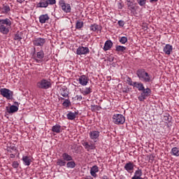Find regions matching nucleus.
I'll list each match as a JSON object with an SVG mask.
<instances>
[{
    "instance_id": "f257e3e1",
    "label": "nucleus",
    "mask_w": 179,
    "mask_h": 179,
    "mask_svg": "<svg viewBox=\"0 0 179 179\" xmlns=\"http://www.w3.org/2000/svg\"><path fill=\"white\" fill-rule=\"evenodd\" d=\"M136 76L139 78L140 81L144 83H150L152 80V76L149 74L146 71L143 69H140L136 70Z\"/></svg>"
},
{
    "instance_id": "f03ea898",
    "label": "nucleus",
    "mask_w": 179,
    "mask_h": 179,
    "mask_svg": "<svg viewBox=\"0 0 179 179\" xmlns=\"http://www.w3.org/2000/svg\"><path fill=\"white\" fill-rule=\"evenodd\" d=\"M10 26H12V21L8 18L0 19V33L7 35L9 33Z\"/></svg>"
},
{
    "instance_id": "7ed1b4c3",
    "label": "nucleus",
    "mask_w": 179,
    "mask_h": 179,
    "mask_svg": "<svg viewBox=\"0 0 179 179\" xmlns=\"http://www.w3.org/2000/svg\"><path fill=\"white\" fill-rule=\"evenodd\" d=\"M62 158L57 159L56 164L57 166H59V167H64L66 166V162H71L73 161V157L68 153H62Z\"/></svg>"
},
{
    "instance_id": "20e7f679",
    "label": "nucleus",
    "mask_w": 179,
    "mask_h": 179,
    "mask_svg": "<svg viewBox=\"0 0 179 179\" xmlns=\"http://www.w3.org/2000/svg\"><path fill=\"white\" fill-rule=\"evenodd\" d=\"M36 87L39 90H47L52 87L51 80L43 78L38 81L36 83Z\"/></svg>"
},
{
    "instance_id": "39448f33",
    "label": "nucleus",
    "mask_w": 179,
    "mask_h": 179,
    "mask_svg": "<svg viewBox=\"0 0 179 179\" xmlns=\"http://www.w3.org/2000/svg\"><path fill=\"white\" fill-rule=\"evenodd\" d=\"M32 56L34 61L36 62L37 64H41L43 62V59L44 58L45 54L42 50L36 52V48H34Z\"/></svg>"
},
{
    "instance_id": "423d86ee",
    "label": "nucleus",
    "mask_w": 179,
    "mask_h": 179,
    "mask_svg": "<svg viewBox=\"0 0 179 179\" xmlns=\"http://www.w3.org/2000/svg\"><path fill=\"white\" fill-rule=\"evenodd\" d=\"M90 53V49L87 46H84L83 44L80 45L76 50V55L79 56H87Z\"/></svg>"
},
{
    "instance_id": "0eeeda50",
    "label": "nucleus",
    "mask_w": 179,
    "mask_h": 179,
    "mask_svg": "<svg viewBox=\"0 0 179 179\" xmlns=\"http://www.w3.org/2000/svg\"><path fill=\"white\" fill-rule=\"evenodd\" d=\"M126 119L121 114L113 115V122L117 125H122L125 123Z\"/></svg>"
},
{
    "instance_id": "6e6552de",
    "label": "nucleus",
    "mask_w": 179,
    "mask_h": 179,
    "mask_svg": "<svg viewBox=\"0 0 179 179\" xmlns=\"http://www.w3.org/2000/svg\"><path fill=\"white\" fill-rule=\"evenodd\" d=\"M142 92L141 95L138 96V100L141 102H143L147 97H149L151 95L152 91L150 88L147 87L146 89L141 90Z\"/></svg>"
},
{
    "instance_id": "1a4fd4ad",
    "label": "nucleus",
    "mask_w": 179,
    "mask_h": 179,
    "mask_svg": "<svg viewBox=\"0 0 179 179\" xmlns=\"http://www.w3.org/2000/svg\"><path fill=\"white\" fill-rule=\"evenodd\" d=\"M0 94L7 100H11L13 97V92L6 88H1L0 90Z\"/></svg>"
},
{
    "instance_id": "9d476101",
    "label": "nucleus",
    "mask_w": 179,
    "mask_h": 179,
    "mask_svg": "<svg viewBox=\"0 0 179 179\" xmlns=\"http://www.w3.org/2000/svg\"><path fill=\"white\" fill-rule=\"evenodd\" d=\"M33 45L35 47H39L41 48H42L44 45V44H45L46 43V39L43 38H35L33 41H32Z\"/></svg>"
},
{
    "instance_id": "9b49d317",
    "label": "nucleus",
    "mask_w": 179,
    "mask_h": 179,
    "mask_svg": "<svg viewBox=\"0 0 179 179\" xmlns=\"http://www.w3.org/2000/svg\"><path fill=\"white\" fill-rule=\"evenodd\" d=\"M59 5L64 13H71V6L69 3H66L64 0H60Z\"/></svg>"
},
{
    "instance_id": "f8f14e48",
    "label": "nucleus",
    "mask_w": 179,
    "mask_h": 179,
    "mask_svg": "<svg viewBox=\"0 0 179 179\" xmlns=\"http://www.w3.org/2000/svg\"><path fill=\"white\" fill-rule=\"evenodd\" d=\"M82 145L85 148V150L87 152L96 150V144L93 143L92 142H87L85 141L82 143Z\"/></svg>"
},
{
    "instance_id": "ddd939ff",
    "label": "nucleus",
    "mask_w": 179,
    "mask_h": 179,
    "mask_svg": "<svg viewBox=\"0 0 179 179\" xmlns=\"http://www.w3.org/2000/svg\"><path fill=\"white\" fill-rule=\"evenodd\" d=\"M78 81L83 87H85L89 83V78L86 75L83 74L79 76Z\"/></svg>"
},
{
    "instance_id": "4468645a",
    "label": "nucleus",
    "mask_w": 179,
    "mask_h": 179,
    "mask_svg": "<svg viewBox=\"0 0 179 179\" xmlns=\"http://www.w3.org/2000/svg\"><path fill=\"white\" fill-rule=\"evenodd\" d=\"M100 136V133L99 131H91L90 132V138L94 142H97Z\"/></svg>"
},
{
    "instance_id": "2eb2a0df",
    "label": "nucleus",
    "mask_w": 179,
    "mask_h": 179,
    "mask_svg": "<svg viewBox=\"0 0 179 179\" xmlns=\"http://www.w3.org/2000/svg\"><path fill=\"white\" fill-rule=\"evenodd\" d=\"M135 165L132 162L125 164L124 169L128 173H131L134 170Z\"/></svg>"
},
{
    "instance_id": "dca6fc26",
    "label": "nucleus",
    "mask_w": 179,
    "mask_h": 179,
    "mask_svg": "<svg viewBox=\"0 0 179 179\" xmlns=\"http://www.w3.org/2000/svg\"><path fill=\"white\" fill-rule=\"evenodd\" d=\"M90 30L92 32L99 33L102 30V27L97 24H93L90 26Z\"/></svg>"
},
{
    "instance_id": "f3484780",
    "label": "nucleus",
    "mask_w": 179,
    "mask_h": 179,
    "mask_svg": "<svg viewBox=\"0 0 179 179\" xmlns=\"http://www.w3.org/2000/svg\"><path fill=\"white\" fill-rule=\"evenodd\" d=\"M163 52L166 55H171V52H173L172 45H170V44L165 45L163 48Z\"/></svg>"
},
{
    "instance_id": "a211bd4d",
    "label": "nucleus",
    "mask_w": 179,
    "mask_h": 179,
    "mask_svg": "<svg viewBox=\"0 0 179 179\" xmlns=\"http://www.w3.org/2000/svg\"><path fill=\"white\" fill-rule=\"evenodd\" d=\"M23 162V164L29 166L31 165V163L32 162V157L31 156H22V159Z\"/></svg>"
},
{
    "instance_id": "6ab92c4d",
    "label": "nucleus",
    "mask_w": 179,
    "mask_h": 179,
    "mask_svg": "<svg viewBox=\"0 0 179 179\" xmlns=\"http://www.w3.org/2000/svg\"><path fill=\"white\" fill-rule=\"evenodd\" d=\"M78 115H79L78 111H76L74 113L71 111L68 113V114L66 115V117L69 120H74Z\"/></svg>"
},
{
    "instance_id": "aec40b11",
    "label": "nucleus",
    "mask_w": 179,
    "mask_h": 179,
    "mask_svg": "<svg viewBox=\"0 0 179 179\" xmlns=\"http://www.w3.org/2000/svg\"><path fill=\"white\" fill-rule=\"evenodd\" d=\"M143 176V171L142 169H137L135 173H134V176H133V178H131V179H144L142 178Z\"/></svg>"
},
{
    "instance_id": "412c9836",
    "label": "nucleus",
    "mask_w": 179,
    "mask_h": 179,
    "mask_svg": "<svg viewBox=\"0 0 179 179\" xmlns=\"http://www.w3.org/2000/svg\"><path fill=\"white\" fill-rule=\"evenodd\" d=\"M127 48L125 46L121 45H115V51L117 53H125Z\"/></svg>"
},
{
    "instance_id": "4be33fe9",
    "label": "nucleus",
    "mask_w": 179,
    "mask_h": 179,
    "mask_svg": "<svg viewBox=\"0 0 179 179\" xmlns=\"http://www.w3.org/2000/svg\"><path fill=\"white\" fill-rule=\"evenodd\" d=\"M99 171V167L96 165L93 166L92 168H91L90 169L91 176L96 178L97 177L96 173H98Z\"/></svg>"
},
{
    "instance_id": "5701e85b",
    "label": "nucleus",
    "mask_w": 179,
    "mask_h": 179,
    "mask_svg": "<svg viewBox=\"0 0 179 179\" xmlns=\"http://www.w3.org/2000/svg\"><path fill=\"white\" fill-rule=\"evenodd\" d=\"M49 19H50V17L48 14L40 15L39 16V22L41 24L47 23L48 21L49 20Z\"/></svg>"
},
{
    "instance_id": "b1692460",
    "label": "nucleus",
    "mask_w": 179,
    "mask_h": 179,
    "mask_svg": "<svg viewBox=\"0 0 179 179\" xmlns=\"http://www.w3.org/2000/svg\"><path fill=\"white\" fill-rule=\"evenodd\" d=\"M113 46V43L111 41H106L104 44V48H103V50H104L105 52L110 50Z\"/></svg>"
},
{
    "instance_id": "393cba45",
    "label": "nucleus",
    "mask_w": 179,
    "mask_h": 179,
    "mask_svg": "<svg viewBox=\"0 0 179 179\" xmlns=\"http://www.w3.org/2000/svg\"><path fill=\"white\" fill-rule=\"evenodd\" d=\"M52 132H55L56 134H59L62 132V129L59 124H55L52 127Z\"/></svg>"
},
{
    "instance_id": "a878e982",
    "label": "nucleus",
    "mask_w": 179,
    "mask_h": 179,
    "mask_svg": "<svg viewBox=\"0 0 179 179\" xmlns=\"http://www.w3.org/2000/svg\"><path fill=\"white\" fill-rule=\"evenodd\" d=\"M18 110H19L18 106L12 105L10 106L9 108H7V113H8L9 114L14 113H17L18 111Z\"/></svg>"
},
{
    "instance_id": "bb28decb",
    "label": "nucleus",
    "mask_w": 179,
    "mask_h": 179,
    "mask_svg": "<svg viewBox=\"0 0 179 179\" xmlns=\"http://www.w3.org/2000/svg\"><path fill=\"white\" fill-rule=\"evenodd\" d=\"M1 13L8 14L10 11V6L8 5H3V7L0 8Z\"/></svg>"
},
{
    "instance_id": "cd10ccee",
    "label": "nucleus",
    "mask_w": 179,
    "mask_h": 179,
    "mask_svg": "<svg viewBox=\"0 0 179 179\" xmlns=\"http://www.w3.org/2000/svg\"><path fill=\"white\" fill-rule=\"evenodd\" d=\"M134 87H136L137 90H138L139 92H141L145 89V86H144L143 83H142L141 82H136L134 85Z\"/></svg>"
},
{
    "instance_id": "c85d7f7f",
    "label": "nucleus",
    "mask_w": 179,
    "mask_h": 179,
    "mask_svg": "<svg viewBox=\"0 0 179 179\" xmlns=\"http://www.w3.org/2000/svg\"><path fill=\"white\" fill-rule=\"evenodd\" d=\"M81 93L84 95V96H87L91 93H92V89L91 87H85L83 90H80Z\"/></svg>"
},
{
    "instance_id": "c756f323",
    "label": "nucleus",
    "mask_w": 179,
    "mask_h": 179,
    "mask_svg": "<svg viewBox=\"0 0 179 179\" xmlns=\"http://www.w3.org/2000/svg\"><path fill=\"white\" fill-rule=\"evenodd\" d=\"M127 6L128 9L130 10L131 12H134L135 10H136V8L135 7V6H134V3L131 1V0L127 1Z\"/></svg>"
},
{
    "instance_id": "7c9ffc66",
    "label": "nucleus",
    "mask_w": 179,
    "mask_h": 179,
    "mask_svg": "<svg viewBox=\"0 0 179 179\" xmlns=\"http://www.w3.org/2000/svg\"><path fill=\"white\" fill-rule=\"evenodd\" d=\"M171 155H172L173 156H174L176 157H179V149L176 147L173 148L171 150Z\"/></svg>"
},
{
    "instance_id": "2f4dec72",
    "label": "nucleus",
    "mask_w": 179,
    "mask_h": 179,
    "mask_svg": "<svg viewBox=\"0 0 179 179\" xmlns=\"http://www.w3.org/2000/svg\"><path fill=\"white\" fill-rule=\"evenodd\" d=\"M66 166L69 169H74L76 166V164L73 160L66 162Z\"/></svg>"
},
{
    "instance_id": "473e14b6",
    "label": "nucleus",
    "mask_w": 179,
    "mask_h": 179,
    "mask_svg": "<svg viewBox=\"0 0 179 179\" xmlns=\"http://www.w3.org/2000/svg\"><path fill=\"white\" fill-rule=\"evenodd\" d=\"M48 4L45 1H40L38 4H37V8H48Z\"/></svg>"
},
{
    "instance_id": "72a5a7b5",
    "label": "nucleus",
    "mask_w": 179,
    "mask_h": 179,
    "mask_svg": "<svg viewBox=\"0 0 179 179\" xmlns=\"http://www.w3.org/2000/svg\"><path fill=\"white\" fill-rule=\"evenodd\" d=\"M85 23L82 20H77L76 21V29L80 30L83 29Z\"/></svg>"
},
{
    "instance_id": "f704fd0d",
    "label": "nucleus",
    "mask_w": 179,
    "mask_h": 179,
    "mask_svg": "<svg viewBox=\"0 0 179 179\" xmlns=\"http://www.w3.org/2000/svg\"><path fill=\"white\" fill-rule=\"evenodd\" d=\"M61 95L62 96V97H69V94L68 90L65 87H62L61 89Z\"/></svg>"
},
{
    "instance_id": "c9c22d12",
    "label": "nucleus",
    "mask_w": 179,
    "mask_h": 179,
    "mask_svg": "<svg viewBox=\"0 0 179 179\" xmlns=\"http://www.w3.org/2000/svg\"><path fill=\"white\" fill-rule=\"evenodd\" d=\"M90 109L93 112L99 111L101 109V107L98 105H91Z\"/></svg>"
},
{
    "instance_id": "e433bc0d",
    "label": "nucleus",
    "mask_w": 179,
    "mask_h": 179,
    "mask_svg": "<svg viewBox=\"0 0 179 179\" xmlns=\"http://www.w3.org/2000/svg\"><path fill=\"white\" fill-rule=\"evenodd\" d=\"M127 41H128V38L126 36H122L119 38V43L122 44H125L126 43H127Z\"/></svg>"
},
{
    "instance_id": "4c0bfd02",
    "label": "nucleus",
    "mask_w": 179,
    "mask_h": 179,
    "mask_svg": "<svg viewBox=\"0 0 179 179\" xmlns=\"http://www.w3.org/2000/svg\"><path fill=\"white\" fill-rule=\"evenodd\" d=\"M63 107H69L71 106V101L69 99H65V101L62 103Z\"/></svg>"
},
{
    "instance_id": "58836bf2",
    "label": "nucleus",
    "mask_w": 179,
    "mask_h": 179,
    "mask_svg": "<svg viewBox=\"0 0 179 179\" xmlns=\"http://www.w3.org/2000/svg\"><path fill=\"white\" fill-rule=\"evenodd\" d=\"M127 83L129 84V85L134 87L135 85V83H136V82H134L132 81L131 78H128L127 80Z\"/></svg>"
},
{
    "instance_id": "ea45409f",
    "label": "nucleus",
    "mask_w": 179,
    "mask_h": 179,
    "mask_svg": "<svg viewBox=\"0 0 179 179\" xmlns=\"http://www.w3.org/2000/svg\"><path fill=\"white\" fill-rule=\"evenodd\" d=\"M45 1L48 3V6H52L57 3V0H45Z\"/></svg>"
},
{
    "instance_id": "a19ab883",
    "label": "nucleus",
    "mask_w": 179,
    "mask_h": 179,
    "mask_svg": "<svg viewBox=\"0 0 179 179\" xmlns=\"http://www.w3.org/2000/svg\"><path fill=\"white\" fill-rule=\"evenodd\" d=\"M22 39V37H21V34L17 33L14 36V40L15 41H20Z\"/></svg>"
},
{
    "instance_id": "79ce46f5",
    "label": "nucleus",
    "mask_w": 179,
    "mask_h": 179,
    "mask_svg": "<svg viewBox=\"0 0 179 179\" xmlns=\"http://www.w3.org/2000/svg\"><path fill=\"white\" fill-rule=\"evenodd\" d=\"M137 3H138L140 6H144L146 3V0H137Z\"/></svg>"
},
{
    "instance_id": "37998d69",
    "label": "nucleus",
    "mask_w": 179,
    "mask_h": 179,
    "mask_svg": "<svg viewBox=\"0 0 179 179\" xmlns=\"http://www.w3.org/2000/svg\"><path fill=\"white\" fill-rule=\"evenodd\" d=\"M19 163H18V162L17 161H14V162H13V163H12V167L13 168H14V169H18V167H19Z\"/></svg>"
},
{
    "instance_id": "c03bdc74",
    "label": "nucleus",
    "mask_w": 179,
    "mask_h": 179,
    "mask_svg": "<svg viewBox=\"0 0 179 179\" xmlns=\"http://www.w3.org/2000/svg\"><path fill=\"white\" fill-rule=\"evenodd\" d=\"M125 24V22L123 20H119L118 21V25L120 27H123V26Z\"/></svg>"
},
{
    "instance_id": "a18cd8bd",
    "label": "nucleus",
    "mask_w": 179,
    "mask_h": 179,
    "mask_svg": "<svg viewBox=\"0 0 179 179\" xmlns=\"http://www.w3.org/2000/svg\"><path fill=\"white\" fill-rule=\"evenodd\" d=\"M170 115H166L164 116V121H167V122H170Z\"/></svg>"
},
{
    "instance_id": "49530a36",
    "label": "nucleus",
    "mask_w": 179,
    "mask_h": 179,
    "mask_svg": "<svg viewBox=\"0 0 179 179\" xmlns=\"http://www.w3.org/2000/svg\"><path fill=\"white\" fill-rule=\"evenodd\" d=\"M76 98L77 101H81L83 100L82 95H76Z\"/></svg>"
},
{
    "instance_id": "de8ad7c7",
    "label": "nucleus",
    "mask_w": 179,
    "mask_h": 179,
    "mask_svg": "<svg viewBox=\"0 0 179 179\" xmlns=\"http://www.w3.org/2000/svg\"><path fill=\"white\" fill-rule=\"evenodd\" d=\"M15 157V154H10V158L14 159Z\"/></svg>"
},
{
    "instance_id": "09e8293b",
    "label": "nucleus",
    "mask_w": 179,
    "mask_h": 179,
    "mask_svg": "<svg viewBox=\"0 0 179 179\" xmlns=\"http://www.w3.org/2000/svg\"><path fill=\"white\" fill-rule=\"evenodd\" d=\"M157 1H159V0H150V2L151 3H157Z\"/></svg>"
},
{
    "instance_id": "8fccbe9b",
    "label": "nucleus",
    "mask_w": 179,
    "mask_h": 179,
    "mask_svg": "<svg viewBox=\"0 0 179 179\" xmlns=\"http://www.w3.org/2000/svg\"><path fill=\"white\" fill-rule=\"evenodd\" d=\"M25 0H17V3H22L23 2H24Z\"/></svg>"
},
{
    "instance_id": "3c124183",
    "label": "nucleus",
    "mask_w": 179,
    "mask_h": 179,
    "mask_svg": "<svg viewBox=\"0 0 179 179\" xmlns=\"http://www.w3.org/2000/svg\"><path fill=\"white\" fill-rule=\"evenodd\" d=\"M15 105L17 106V107H19V103L17 101H15Z\"/></svg>"
},
{
    "instance_id": "603ef678",
    "label": "nucleus",
    "mask_w": 179,
    "mask_h": 179,
    "mask_svg": "<svg viewBox=\"0 0 179 179\" xmlns=\"http://www.w3.org/2000/svg\"><path fill=\"white\" fill-rule=\"evenodd\" d=\"M85 179H93L92 177H90V178H85Z\"/></svg>"
},
{
    "instance_id": "864d4df0",
    "label": "nucleus",
    "mask_w": 179,
    "mask_h": 179,
    "mask_svg": "<svg viewBox=\"0 0 179 179\" xmlns=\"http://www.w3.org/2000/svg\"><path fill=\"white\" fill-rule=\"evenodd\" d=\"M61 100H64V98H61Z\"/></svg>"
},
{
    "instance_id": "5fc2aeb1",
    "label": "nucleus",
    "mask_w": 179,
    "mask_h": 179,
    "mask_svg": "<svg viewBox=\"0 0 179 179\" xmlns=\"http://www.w3.org/2000/svg\"><path fill=\"white\" fill-rule=\"evenodd\" d=\"M105 179V178H104Z\"/></svg>"
}]
</instances>
